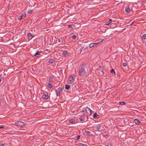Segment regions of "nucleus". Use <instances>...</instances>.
Segmentation results:
<instances>
[{
    "mask_svg": "<svg viewBox=\"0 0 146 146\" xmlns=\"http://www.w3.org/2000/svg\"><path fill=\"white\" fill-rule=\"evenodd\" d=\"M94 46V44H93V43H92L90 44L89 47L90 48H91Z\"/></svg>",
    "mask_w": 146,
    "mask_h": 146,
    "instance_id": "5701e85b",
    "label": "nucleus"
},
{
    "mask_svg": "<svg viewBox=\"0 0 146 146\" xmlns=\"http://www.w3.org/2000/svg\"><path fill=\"white\" fill-rule=\"evenodd\" d=\"M68 26L69 28L71 29H74L75 27V26L73 24L69 25Z\"/></svg>",
    "mask_w": 146,
    "mask_h": 146,
    "instance_id": "ddd939ff",
    "label": "nucleus"
},
{
    "mask_svg": "<svg viewBox=\"0 0 146 146\" xmlns=\"http://www.w3.org/2000/svg\"><path fill=\"white\" fill-rule=\"evenodd\" d=\"M111 19H110L109 21L106 22L105 25H108L111 23Z\"/></svg>",
    "mask_w": 146,
    "mask_h": 146,
    "instance_id": "f8f14e48",
    "label": "nucleus"
},
{
    "mask_svg": "<svg viewBox=\"0 0 146 146\" xmlns=\"http://www.w3.org/2000/svg\"><path fill=\"white\" fill-rule=\"evenodd\" d=\"M80 135H79V136H78L77 137V138H76V139L77 140H78L79 139V138H80Z\"/></svg>",
    "mask_w": 146,
    "mask_h": 146,
    "instance_id": "2f4dec72",
    "label": "nucleus"
},
{
    "mask_svg": "<svg viewBox=\"0 0 146 146\" xmlns=\"http://www.w3.org/2000/svg\"><path fill=\"white\" fill-rule=\"evenodd\" d=\"M48 86L49 88H52V85L50 84H48Z\"/></svg>",
    "mask_w": 146,
    "mask_h": 146,
    "instance_id": "412c9836",
    "label": "nucleus"
},
{
    "mask_svg": "<svg viewBox=\"0 0 146 146\" xmlns=\"http://www.w3.org/2000/svg\"><path fill=\"white\" fill-rule=\"evenodd\" d=\"M33 12V11L32 10H30L29 11H28V13L29 14Z\"/></svg>",
    "mask_w": 146,
    "mask_h": 146,
    "instance_id": "473e14b6",
    "label": "nucleus"
},
{
    "mask_svg": "<svg viewBox=\"0 0 146 146\" xmlns=\"http://www.w3.org/2000/svg\"><path fill=\"white\" fill-rule=\"evenodd\" d=\"M62 91V89L61 88H58L56 90V94L57 96H59L60 95V92Z\"/></svg>",
    "mask_w": 146,
    "mask_h": 146,
    "instance_id": "39448f33",
    "label": "nucleus"
},
{
    "mask_svg": "<svg viewBox=\"0 0 146 146\" xmlns=\"http://www.w3.org/2000/svg\"><path fill=\"white\" fill-rule=\"evenodd\" d=\"M1 128H4V127L3 126H1L0 127Z\"/></svg>",
    "mask_w": 146,
    "mask_h": 146,
    "instance_id": "e433bc0d",
    "label": "nucleus"
},
{
    "mask_svg": "<svg viewBox=\"0 0 146 146\" xmlns=\"http://www.w3.org/2000/svg\"><path fill=\"white\" fill-rule=\"evenodd\" d=\"M15 125L18 126L22 127L24 125V123L22 121H18L15 123Z\"/></svg>",
    "mask_w": 146,
    "mask_h": 146,
    "instance_id": "7ed1b4c3",
    "label": "nucleus"
},
{
    "mask_svg": "<svg viewBox=\"0 0 146 146\" xmlns=\"http://www.w3.org/2000/svg\"><path fill=\"white\" fill-rule=\"evenodd\" d=\"M127 66V64L126 63H123V66L124 67H126Z\"/></svg>",
    "mask_w": 146,
    "mask_h": 146,
    "instance_id": "c756f323",
    "label": "nucleus"
},
{
    "mask_svg": "<svg viewBox=\"0 0 146 146\" xmlns=\"http://www.w3.org/2000/svg\"><path fill=\"white\" fill-rule=\"evenodd\" d=\"M76 38V36L75 35H74L72 36V38L73 39H74Z\"/></svg>",
    "mask_w": 146,
    "mask_h": 146,
    "instance_id": "c85d7f7f",
    "label": "nucleus"
},
{
    "mask_svg": "<svg viewBox=\"0 0 146 146\" xmlns=\"http://www.w3.org/2000/svg\"><path fill=\"white\" fill-rule=\"evenodd\" d=\"M86 71L83 66L80 67L79 69V74L81 76L85 74Z\"/></svg>",
    "mask_w": 146,
    "mask_h": 146,
    "instance_id": "f03ea898",
    "label": "nucleus"
},
{
    "mask_svg": "<svg viewBox=\"0 0 146 146\" xmlns=\"http://www.w3.org/2000/svg\"><path fill=\"white\" fill-rule=\"evenodd\" d=\"M143 38L144 39H146V34H144L142 36Z\"/></svg>",
    "mask_w": 146,
    "mask_h": 146,
    "instance_id": "393cba45",
    "label": "nucleus"
},
{
    "mask_svg": "<svg viewBox=\"0 0 146 146\" xmlns=\"http://www.w3.org/2000/svg\"><path fill=\"white\" fill-rule=\"evenodd\" d=\"M99 116L96 113H95L94 114V115L93 116V118L95 119H97L99 118Z\"/></svg>",
    "mask_w": 146,
    "mask_h": 146,
    "instance_id": "1a4fd4ad",
    "label": "nucleus"
},
{
    "mask_svg": "<svg viewBox=\"0 0 146 146\" xmlns=\"http://www.w3.org/2000/svg\"><path fill=\"white\" fill-rule=\"evenodd\" d=\"M120 104L122 105H124L125 104V103L123 102H119Z\"/></svg>",
    "mask_w": 146,
    "mask_h": 146,
    "instance_id": "a878e982",
    "label": "nucleus"
},
{
    "mask_svg": "<svg viewBox=\"0 0 146 146\" xmlns=\"http://www.w3.org/2000/svg\"><path fill=\"white\" fill-rule=\"evenodd\" d=\"M40 52H39L38 51H37V52L34 55V56H36L37 55H39L40 54Z\"/></svg>",
    "mask_w": 146,
    "mask_h": 146,
    "instance_id": "f3484780",
    "label": "nucleus"
},
{
    "mask_svg": "<svg viewBox=\"0 0 146 146\" xmlns=\"http://www.w3.org/2000/svg\"><path fill=\"white\" fill-rule=\"evenodd\" d=\"M74 78L72 76H70L68 79V82L69 84L72 83L74 82Z\"/></svg>",
    "mask_w": 146,
    "mask_h": 146,
    "instance_id": "20e7f679",
    "label": "nucleus"
},
{
    "mask_svg": "<svg viewBox=\"0 0 146 146\" xmlns=\"http://www.w3.org/2000/svg\"><path fill=\"white\" fill-rule=\"evenodd\" d=\"M111 144H110V145H108V146H111Z\"/></svg>",
    "mask_w": 146,
    "mask_h": 146,
    "instance_id": "58836bf2",
    "label": "nucleus"
},
{
    "mask_svg": "<svg viewBox=\"0 0 146 146\" xmlns=\"http://www.w3.org/2000/svg\"><path fill=\"white\" fill-rule=\"evenodd\" d=\"M78 146H88L85 144H83L82 143H80L78 145Z\"/></svg>",
    "mask_w": 146,
    "mask_h": 146,
    "instance_id": "aec40b11",
    "label": "nucleus"
},
{
    "mask_svg": "<svg viewBox=\"0 0 146 146\" xmlns=\"http://www.w3.org/2000/svg\"><path fill=\"white\" fill-rule=\"evenodd\" d=\"M67 54V52L66 51H64L62 53V55L64 56H65Z\"/></svg>",
    "mask_w": 146,
    "mask_h": 146,
    "instance_id": "6ab92c4d",
    "label": "nucleus"
},
{
    "mask_svg": "<svg viewBox=\"0 0 146 146\" xmlns=\"http://www.w3.org/2000/svg\"><path fill=\"white\" fill-rule=\"evenodd\" d=\"M26 16V15L25 13H22L21 15L18 18L19 20H21V19L24 18Z\"/></svg>",
    "mask_w": 146,
    "mask_h": 146,
    "instance_id": "423d86ee",
    "label": "nucleus"
},
{
    "mask_svg": "<svg viewBox=\"0 0 146 146\" xmlns=\"http://www.w3.org/2000/svg\"><path fill=\"white\" fill-rule=\"evenodd\" d=\"M94 128L97 130L100 129L101 126L99 125H97L94 126Z\"/></svg>",
    "mask_w": 146,
    "mask_h": 146,
    "instance_id": "9d476101",
    "label": "nucleus"
},
{
    "mask_svg": "<svg viewBox=\"0 0 146 146\" xmlns=\"http://www.w3.org/2000/svg\"><path fill=\"white\" fill-rule=\"evenodd\" d=\"M48 62L50 63H52L53 62V60H50L48 61Z\"/></svg>",
    "mask_w": 146,
    "mask_h": 146,
    "instance_id": "cd10ccee",
    "label": "nucleus"
},
{
    "mask_svg": "<svg viewBox=\"0 0 146 146\" xmlns=\"http://www.w3.org/2000/svg\"><path fill=\"white\" fill-rule=\"evenodd\" d=\"M85 118L84 117L81 116L79 118V119L80 121H84L85 120Z\"/></svg>",
    "mask_w": 146,
    "mask_h": 146,
    "instance_id": "dca6fc26",
    "label": "nucleus"
},
{
    "mask_svg": "<svg viewBox=\"0 0 146 146\" xmlns=\"http://www.w3.org/2000/svg\"><path fill=\"white\" fill-rule=\"evenodd\" d=\"M90 132L89 131H85L84 133L85 135H88L90 134Z\"/></svg>",
    "mask_w": 146,
    "mask_h": 146,
    "instance_id": "2eb2a0df",
    "label": "nucleus"
},
{
    "mask_svg": "<svg viewBox=\"0 0 146 146\" xmlns=\"http://www.w3.org/2000/svg\"><path fill=\"white\" fill-rule=\"evenodd\" d=\"M0 146H4V144L3 143H1L0 144Z\"/></svg>",
    "mask_w": 146,
    "mask_h": 146,
    "instance_id": "f704fd0d",
    "label": "nucleus"
},
{
    "mask_svg": "<svg viewBox=\"0 0 146 146\" xmlns=\"http://www.w3.org/2000/svg\"><path fill=\"white\" fill-rule=\"evenodd\" d=\"M134 121L135 123L137 124H139L140 123L139 120L137 119H135L134 120Z\"/></svg>",
    "mask_w": 146,
    "mask_h": 146,
    "instance_id": "9b49d317",
    "label": "nucleus"
},
{
    "mask_svg": "<svg viewBox=\"0 0 146 146\" xmlns=\"http://www.w3.org/2000/svg\"><path fill=\"white\" fill-rule=\"evenodd\" d=\"M1 99H0V103L1 102Z\"/></svg>",
    "mask_w": 146,
    "mask_h": 146,
    "instance_id": "4c0bfd02",
    "label": "nucleus"
},
{
    "mask_svg": "<svg viewBox=\"0 0 146 146\" xmlns=\"http://www.w3.org/2000/svg\"><path fill=\"white\" fill-rule=\"evenodd\" d=\"M90 108L86 107L83 109L82 112L83 114L87 116H90L92 114Z\"/></svg>",
    "mask_w": 146,
    "mask_h": 146,
    "instance_id": "f257e3e1",
    "label": "nucleus"
},
{
    "mask_svg": "<svg viewBox=\"0 0 146 146\" xmlns=\"http://www.w3.org/2000/svg\"><path fill=\"white\" fill-rule=\"evenodd\" d=\"M75 121V120L74 119H72L70 120V122L71 123H74Z\"/></svg>",
    "mask_w": 146,
    "mask_h": 146,
    "instance_id": "4be33fe9",
    "label": "nucleus"
},
{
    "mask_svg": "<svg viewBox=\"0 0 146 146\" xmlns=\"http://www.w3.org/2000/svg\"><path fill=\"white\" fill-rule=\"evenodd\" d=\"M42 98L45 99H47L48 97L49 96L48 95H46L45 94H43L42 96Z\"/></svg>",
    "mask_w": 146,
    "mask_h": 146,
    "instance_id": "6e6552de",
    "label": "nucleus"
},
{
    "mask_svg": "<svg viewBox=\"0 0 146 146\" xmlns=\"http://www.w3.org/2000/svg\"><path fill=\"white\" fill-rule=\"evenodd\" d=\"M70 88V85L66 84L65 85V88L67 90L69 89Z\"/></svg>",
    "mask_w": 146,
    "mask_h": 146,
    "instance_id": "4468645a",
    "label": "nucleus"
},
{
    "mask_svg": "<svg viewBox=\"0 0 146 146\" xmlns=\"http://www.w3.org/2000/svg\"><path fill=\"white\" fill-rule=\"evenodd\" d=\"M100 42H98V43H93V44H94V46L95 45H98V44H99Z\"/></svg>",
    "mask_w": 146,
    "mask_h": 146,
    "instance_id": "7c9ffc66",
    "label": "nucleus"
},
{
    "mask_svg": "<svg viewBox=\"0 0 146 146\" xmlns=\"http://www.w3.org/2000/svg\"><path fill=\"white\" fill-rule=\"evenodd\" d=\"M27 36L29 40L32 39V38L35 36H34L32 35L31 33H28L27 34Z\"/></svg>",
    "mask_w": 146,
    "mask_h": 146,
    "instance_id": "0eeeda50",
    "label": "nucleus"
},
{
    "mask_svg": "<svg viewBox=\"0 0 146 146\" xmlns=\"http://www.w3.org/2000/svg\"><path fill=\"white\" fill-rule=\"evenodd\" d=\"M1 78H0V83L1 82Z\"/></svg>",
    "mask_w": 146,
    "mask_h": 146,
    "instance_id": "c9c22d12",
    "label": "nucleus"
},
{
    "mask_svg": "<svg viewBox=\"0 0 146 146\" xmlns=\"http://www.w3.org/2000/svg\"><path fill=\"white\" fill-rule=\"evenodd\" d=\"M58 42L60 43L61 42V40L60 39H58Z\"/></svg>",
    "mask_w": 146,
    "mask_h": 146,
    "instance_id": "72a5a7b5",
    "label": "nucleus"
},
{
    "mask_svg": "<svg viewBox=\"0 0 146 146\" xmlns=\"http://www.w3.org/2000/svg\"><path fill=\"white\" fill-rule=\"evenodd\" d=\"M125 11L127 13H129L130 12L129 8V7H127L125 9Z\"/></svg>",
    "mask_w": 146,
    "mask_h": 146,
    "instance_id": "a211bd4d",
    "label": "nucleus"
},
{
    "mask_svg": "<svg viewBox=\"0 0 146 146\" xmlns=\"http://www.w3.org/2000/svg\"><path fill=\"white\" fill-rule=\"evenodd\" d=\"M110 72H111V73H112V74H113L114 73L115 74V72L114 70H113V69H112L111 70Z\"/></svg>",
    "mask_w": 146,
    "mask_h": 146,
    "instance_id": "bb28decb",
    "label": "nucleus"
},
{
    "mask_svg": "<svg viewBox=\"0 0 146 146\" xmlns=\"http://www.w3.org/2000/svg\"><path fill=\"white\" fill-rule=\"evenodd\" d=\"M48 80L50 82H52L53 81V78L51 77L50 78L48 79Z\"/></svg>",
    "mask_w": 146,
    "mask_h": 146,
    "instance_id": "b1692460",
    "label": "nucleus"
}]
</instances>
